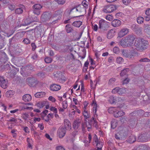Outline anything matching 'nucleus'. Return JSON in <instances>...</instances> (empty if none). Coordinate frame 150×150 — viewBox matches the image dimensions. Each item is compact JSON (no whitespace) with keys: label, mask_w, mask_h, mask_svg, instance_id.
Masks as SVG:
<instances>
[{"label":"nucleus","mask_w":150,"mask_h":150,"mask_svg":"<svg viewBox=\"0 0 150 150\" xmlns=\"http://www.w3.org/2000/svg\"><path fill=\"white\" fill-rule=\"evenodd\" d=\"M135 39V37L133 35H129L122 39L120 44L124 47L133 46Z\"/></svg>","instance_id":"1"},{"label":"nucleus","mask_w":150,"mask_h":150,"mask_svg":"<svg viewBox=\"0 0 150 150\" xmlns=\"http://www.w3.org/2000/svg\"><path fill=\"white\" fill-rule=\"evenodd\" d=\"M109 27V23L103 19H101L99 22V29L101 33H105Z\"/></svg>","instance_id":"2"},{"label":"nucleus","mask_w":150,"mask_h":150,"mask_svg":"<svg viewBox=\"0 0 150 150\" xmlns=\"http://www.w3.org/2000/svg\"><path fill=\"white\" fill-rule=\"evenodd\" d=\"M81 127L83 133H85L86 132V128L88 131H90L92 127V125L91 122H90V120L88 122H84L82 123Z\"/></svg>","instance_id":"3"},{"label":"nucleus","mask_w":150,"mask_h":150,"mask_svg":"<svg viewBox=\"0 0 150 150\" xmlns=\"http://www.w3.org/2000/svg\"><path fill=\"white\" fill-rule=\"evenodd\" d=\"M116 8L117 7L115 5H108L104 7L103 11L106 13H110L115 10Z\"/></svg>","instance_id":"4"},{"label":"nucleus","mask_w":150,"mask_h":150,"mask_svg":"<svg viewBox=\"0 0 150 150\" xmlns=\"http://www.w3.org/2000/svg\"><path fill=\"white\" fill-rule=\"evenodd\" d=\"M122 54L124 57L128 58H133L135 54L133 51L125 50L123 51Z\"/></svg>","instance_id":"5"},{"label":"nucleus","mask_w":150,"mask_h":150,"mask_svg":"<svg viewBox=\"0 0 150 150\" xmlns=\"http://www.w3.org/2000/svg\"><path fill=\"white\" fill-rule=\"evenodd\" d=\"M66 132V130L64 128L60 127L58 130L57 136L59 138H62L65 136Z\"/></svg>","instance_id":"6"},{"label":"nucleus","mask_w":150,"mask_h":150,"mask_svg":"<svg viewBox=\"0 0 150 150\" xmlns=\"http://www.w3.org/2000/svg\"><path fill=\"white\" fill-rule=\"evenodd\" d=\"M8 81L3 77H0V86L3 88H6L8 86Z\"/></svg>","instance_id":"7"},{"label":"nucleus","mask_w":150,"mask_h":150,"mask_svg":"<svg viewBox=\"0 0 150 150\" xmlns=\"http://www.w3.org/2000/svg\"><path fill=\"white\" fill-rule=\"evenodd\" d=\"M116 110L114 113V116L116 117H121L125 114V113L123 111L120 110L119 107L116 108Z\"/></svg>","instance_id":"8"},{"label":"nucleus","mask_w":150,"mask_h":150,"mask_svg":"<svg viewBox=\"0 0 150 150\" xmlns=\"http://www.w3.org/2000/svg\"><path fill=\"white\" fill-rule=\"evenodd\" d=\"M85 8L83 6L79 5L72 9L74 11H76L81 13H84L85 12Z\"/></svg>","instance_id":"9"},{"label":"nucleus","mask_w":150,"mask_h":150,"mask_svg":"<svg viewBox=\"0 0 150 150\" xmlns=\"http://www.w3.org/2000/svg\"><path fill=\"white\" fill-rule=\"evenodd\" d=\"M129 32V30L127 28H123L119 32V36L120 38L122 37L128 33Z\"/></svg>","instance_id":"10"},{"label":"nucleus","mask_w":150,"mask_h":150,"mask_svg":"<svg viewBox=\"0 0 150 150\" xmlns=\"http://www.w3.org/2000/svg\"><path fill=\"white\" fill-rule=\"evenodd\" d=\"M64 126L65 129L70 130L71 129V123L69 120L65 119L64 120Z\"/></svg>","instance_id":"11"},{"label":"nucleus","mask_w":150,"mask_h":150,"mask_svg":"<svg viewBox=\"0 0 150 150\" xmlns=\"http://www.w3.org/2000/svg\"><path fill=\"white\" fill-rule=\"evenodd\" d=\"M92 106L93 107V114L94 117H96L97 116L96 113L97 112V104L95 100H93L92 103Z\"/></svg>","instance_id":"12"},{"label":"nucleus","mask_w":150,"mask_h":150,"mask_svg":"<svg viewBox=\"0 0 150 150\" xmlns=\"http://www.w3.org/2000/svg\"><path fill=\"white\" fill-rule=\"evenodd\" d=\"M141 39L137 38L133 43V45L136 47L138 49H141Z\"/></svg>","instance_id":"13"},{"label":"nucleus","mask_w":150,"mask_h":150,"mask_svg":"<svg viewBox=\"0 0 150 150\" xmlns=\"http://www.w3.org/2000/svg\"><path fill=\"white\" fill-rule=\"evenodd\" d=\"M115 31L114 29H111L109 30L107 34V37L108 39L112 38L115 35Z\"/></svg>","instance_id":"14"},{"label":"nucleus","mask_w":150,"mask_h":150,"mask_svg":"<svg viewBox=\"0 0 150 150\" xmlns=\"http://www.w3.org/2000/svg\"><path fill=\"white\" fill-rule=\"evenodd\" d=\"M61 88L60 85L56 84H52L50 86V90L53 91H57Z\"/></svg>","instance_id":"15"},{"label":"nucleus","mask_w":150,"mask_h":150,"mask_svg":"<svg viewBox=\"0 0 150 150\" xmlns=\"http://www.w3.org/2000/svg\"><path fill=\"white\" fill-rule=\"evenodd\" d=\"M149 42L148 41L144 40L143 39H141V49H144L146 48Z\"/></svg>","instance_id":"16"},{"label":"nucleus","mask_w":150,"mask_h":150,"mask_svg":"<svg viewBox=\"0 0 150 150\" xmlns=\"http://www.w3.org/2000/svg\"><path fill=\"white\" fill-rule=\"evenodd\" d=\"M31 99V96L29 94H25L23 96V100L26 102L30 101Z\"/></svg>","instance_id":"17"},{"label":"nucleus","mask_w":150,"mask_h":150,"mask_svg":"<svg viewBox=\"0 0 150 150\" xmlns=\"http://www.w3.org/2000/svg\"><path fill=\"white\" fill-rule=\"evenodd\" d=\"M81 121L80 120L75 121L73 124V127L75 129H77L80 126Z\"/></svg>","instance_id":"18"},{"label":"nucleus","mask_w":150,"mask_h":150,"mask_svg":"<svg viewBox=\"0 0 150 150\" xmlns=\"http://www.w3.org/2000/svg\"><path fill=\"white\" fill-rule=\"evenodd\" d=\"M124 132L123 131H121L115 134V137L116 139H122L123 137Z\"/></svg>","instance_id":"19"},{"label":"nucleus","mask_w":150,"mask_h":150,"mask_svg":"<svg viewBox=\"0 0 150 150\" xmlns=\"http://www.w3.org/2000/svg\"><path fill=\"white\" fill-rule=\"evenodd\" d=\"M82 113L83 115L86 119L89 118L91 116V114L90 112L87 110H83Z\"/></svg>","instance_id":"20"},{"label":"nucleus","mask_w":150,"mask_h":150,"mask_svg":"<svg viewBox=\"0 0 150 150\" xmlns=\"http://www.w3.org/2000/svg\"><path fill=\"white\" fill-rule=\"evenodd\" d=\"M121 21L118 19L114 20L112 22V25L114 27H117L121 25Z\"/></svg>","instance_id":"21"},{"label":"nucleus","mask_w":150,"mask_h":150,"mask_svg":"<svg viewBox=\"0 0 150 150\" xmlns=\"http://www.w3.org/2000/svg\"><path fill=\"white\" fill-rule=\"evenodd\" d=\"M136 140V137L134 135H131L129 136L127 141L130 143H132L134 142Z\"/></svg>","instance_id":"22"},{"label":"nucleus","mask_w":150,"mask_h":150,"mask_svg":"<svg viewBox=\"0 0 150 150\" xmlns=\"http://www.w3.org/2000/svg\"><path fill=\"white\" fill-rule=\"evenodd\" d=\"M90 122H91L92 125L93 124V126L96 128H98V123L96 120L93 117L90 120Z\"/></svg>","instance_id":"23"},{"label":"nucleus","mask_w":150,"mask_h":150,"mask_svg":"<svg viewBox=\"0 0 150 150\" xmlns=\"http://www.w3.org/2000/svg\"><path fill=\"white\" fill-rule=\"evenodd\" d=\"M82 24V22L80 21H76L73 22L72 25L76 27H79Z\"/></svg>","instance_id":"24"},{"label":"nucleus","mask_w":150,"mask_h":150,"mask_svg":"<svg viewBox=\"0 0 150 150\" xmlns=\"http://www.w3.org/2000/svg\"><path fill=\"white\" fill-rule=\"evenodd\" d=\"M45 94V93L44 92H39L35 93V96L36 98H40L44 96Z\"/></svg>","instance_id":"25"},{"label":"nucleus","mask_w":150,"mask_h":150,"mask_svg":"<svg viewBox=\"0 0 150 150\" xmlns=\"http://www.w3.org/2000/svg\"><path fill=\"white\" fill-rule=\"evenodd\" d=\"M26 81L27 83L30 86L34 82V80L33 78L30 77L27 79Z\"/></svg>","instance_id":"26"},{"label":"nucleus","mask_w":150,"mask_h":150,"mask_svg":"<svg viewBox=\"0 0 150 150\" xmlns=\"http://www.w3.org/2000/svg\"><path fill=\"white\" fill-rule=\"evenodd\" d=\"M144 31L148 34L150 32V28L149 27V25L148 24H144Z\"/></svg>","instance_id":"27"},{"label":"nucleus","mask_w":150,"mask_h":150,"mask_svg":"<svg viewBox=\"0 0 150 150\" xmlns=\"http://www.w3.org/2000/svg\"><path fill=\"white\" fill-rule=\"evenodd\" d=\"M14 94V92L12 91H7L5 93V95L7 97H11Z\"/></svg>","instance_id":"28"},{"label":"nucleus","mask_w":150,"mask_h":150,"mask_svg":"<svg viewBox=\"0 0 150 150\" xmlns=\"http://www.w3.org/2000/svg\"><path fill=\"white\" fill-rule=\"evenodd\" d=\"M24 8L23 6H22V7L21 8H17L15 10V13H16L19 14L22 13L23 12V8Z\"/></svg>","instance_id":"29"},{"label":"nucleus","mask_w":150,"mask_h":150,"mask_svg":"<svg viewBox=\"0 0 150 150\" xmlns=\"http://www.w3.org/2000/svg\"><path fill=\"white\" fill-rule=\"evenodd\" d=\"M33 7L34 9H37L38 10L40 11L41 9L42 8V6L40 4H35L33 6Z\"/></svg>","instance_id":"30"},{"label":"nucleus","mask_w":150,"mask_h":150,"mask_svg":"<svg viewBox=\"0 0 150 150\" xmlns=\"http://www.w3.org/2000/svg\"><path fill=\"white\" fill-rule=\"evenodd\" d=\"M59 5H63L65 4L66 2V0H54Z\"/></svg>","instance_id":"31"},{"label":"nucleus","mask_w":150,"mask_h":150,"mask_svg":"<svg viewBox=\"0 0 150 150\" xmlns=\"http://www.w3.org/2000/svg\"><path fill=\"white\" fill-rule=\"evenodd\" d=\"M65 29L67 33H70L72 30V28L69 25H66L65 27Z\"/></svg>","instance_id":"32"},{"label":"nucleus","mask_w":150,"mask_h":150,"mask_svg":"<svg viewBox=\"0 0 150 150\" xmlns=\"http://www.w3.org/2000/svg\"><path fill=\"white\" fill-rule=\"evenodd\" d=\"M116 110V108H115L111 107L109 108L108 109V112L110 114L113 113L114 115V113L115 110Z\"/></svg>","instance_id":"33"},{"label":"nucleus","mask_w":150,"mask_h":150,"mask_svg":"<svg viewBox=\"0 0 150 150\" xmlns=\"http://www.w3.org/2000/svg\"><path fill=\"white\" fill-rule=\"evenodd\" d=\"M11 132L13 137L16 138L17 137V131L16 130L13 129L11 130Z\"/></svg>","instance_id":"34"},{"label":"nucleus","mask_w":150,"mask_h":150,"mask_svg":"<svg viewBox=\"0 0 150 150\" xmlns=\"http://www.w3.org/2000/svg\"><path fill=\"white\" fill-rule=\"evenodd\" d=\"M137 22L139 24H141L143 23L144 21V18L142 17H139L137 18Z\"/></svg>","instance_id":"35"},{"label":"nucleus","mask_w":150,"mask_h":150,"mask_svg":"<svg viewBox=\"0 0 150 150\" xmlns=\"http://www.w3.org/2000/svg\"><path fill=\"white\" fill-rule=\"evenodd\" d=\"M117 125V121L116 120L112 121L111 122V127L112 129H114Z\"/></svg>","instance_id":"36"},{"label":"nucleus","mask_w":150,"mask_h":150,"mask_svg":"<svg viewBox=\"0 0 150 150\" xmlns=\"http://www.w3.org/2000/svg\"><path fill=\"white\" fill-rule=\"evenodd\" d=\"M126 91V89L125 88H120L119 90L118 91V94L120 95L124 93Z\"/></svg>","instance_id":"37"},{"label":"nucleus","mask_w":150,"mask_h":150,"mask_svg":"<svg viewBox=\"0 0 150 150\" xmlns=\"http://www.w3.org/2000/svg\"><path fill=\"white\" fill-rule=\"evenodd\" d=\"M129 71V69L127 68L123 69L120 73V75L121 76H123L125 75L126 74L127 72L128 71Z\"/></svg>","instance_id":"38"},{"label":"nucleus","mask_w":150,"mask_h":150,"mask_svg":"<svg viewBox=\"0 0 150 150\" xmlns=\"http://www.w3.org/2000/svg\"><path fill=\"white\" fill-rule=\"evenodd\" d=\"M45 105V103L42 102H39L36 105L37 106L40 108H42Z\"/></svg>","instance_id":"39"},{"label":"nucleus","mask_w":150,"mask_h":150,"mask_svg":"<svg viewBox=\"0 0 150 150\" xmlns=\"http://www.w3.org/2000/svg\"><path fill=\"white\" fill-rule=\"evenodd\" d=\"M98 150H101V148L103 146L102 143L100 142H99L96 145Z\"/></svg>","instance_id":"40"},{"label":"nucleus","mask_w":150,"mask_h":150,"mask_svg":"<svg viewBox=\"0 0 150 150\" xmlns=\"http://www.w3.org/2000/svg\"><path fill=\"white\" fill-rule=\"evenodd\" d=\"M50 110L55 113H57V109L54 107L51 106L50 108Z\"/></svg>","instance_id":"41"},{"label":"nucleus","mask_w":150,"mask_h":150,"mask_svg":"<svg viewBox=\"0 0 150 150\" xmlns=\"http://www.w3.org/2000/svg\"><path fill=\"white\" fill-rule=\"evenodd\" d=\"M41 19L42 21H45L46 20H47L48 18H47V15L45 14H43L41 16Z\"/></svg>","instance_id":"42"},{"label":"nucleus","mask_w":150,"mask_h":150,"mask_svg":"<svg viewBox=\"0 0 150 150\" xmlns=\"http://www.w3.org/2000/svg\"><path fill=\"white\" fill-rule=\"evenodd\" d=\"M105 19L108 21H111L113 19V17L110 15H108L106 16Z\"/></svg>","instance_id":"43"},{"label":"nucleus","mask_w":150,"mask_h":150,"mask_svg":"<svg viewBox=\"0 0 150 150\" xmlns=\"http://www.w3.org/2000/svg\"><path fill=\"white\" fill-rule=\"evenodd\" d=\"M116 61L117 63L119 64H121L123 62V58L121 57H117Z\"/></svg>","instance_id":"44"},{"label":"nucleus","mask_w":150,"mask_h":150,"mask_svg":"<svg viewBox=\"0 0 150 150\" xmlns=\"http://www.w3.org/2000/svg\"><path fill=\"white\" fill-rule=\"evenodd\" d=\"M22 117L25 120L27 121L29 118V115L27 113H25L22 115Z\"/></svg>","instance_id":"45"},{"label":"nucleus","mask_w":150,"mask_h":150,"mask_svg":"<svg viewBox=\"0 0 150 150\" xmlns=\"http://www.w3.org/2000/svg\"><path fill=\"white\" fill-rule=\"evenodd\" d=\"M45 61L47 63H50L52 62V59L49 57H47L45 59Z\"/></svg>","instance_id":"46"},{"label":"nucleus","mask_w":150,"mask_h":150,"mask_svg":"<svg viewBox=\"0 0 150 150\" xmlns=\"http://www.w3.org/2000/svg\"><path fill=\"white\" fill-rule=\"evenodd\" d=\"M108 101L110 103H113L115 102V99L114 97L110 96L108 99Z\"/></svg>","instance_id":"47"},{"label":"nucleus","mask_w":150,"mask_h":150,"mask_svg":"<svg viewBox=\"0 0 150 150\" xmlns=\"http://www.w3.org/2000/svg\"><path fill=\"white\" fill-rule=\"evenodd\" d=\"M131 0H122L123 3L126 5H127L129 4Z\"/></svg>","instance_id":"48"},{"label":"nucleus","mask_w":150,"mask_h":150,"mask_svg":"<svg viewBox=\"0 0 150 150\" xmlns=\"http://www.w3.org/2000/svg\"><path fill=\"white\" fill-rule=\"evenodd\" d=\"M119 89L120 88L119 87H116L112 90V92L113 93H118V91H119Z\"/></svg>","instance_id":"49"},{"label":"nucleus","mask_w":150,"mask_h":150,"mask_svg":"<svg viewBox=\"0 0 150 150\" xmlns=\"http://www.w3.org/2000/svg\"><path fill=\"white\" fill-rule=\"evenodd\" d=\"M115 79L114 78H112L110 79L108 82V84L109 85H111L113 84L115 81Z\"/></svg>","instance_id":"50"},{"label":"nucleus","mask_w":150,"mask_h":150,"mask_svg":"<svg viewBox=\"0 0 150 150\" xmlns=\"http://www.w3.org/2000/svg\"><path fill=\"white\" fill-rule=\"evenodd\" d=\"M8 8L10 10L12 11L15 9V6L14 5L10 4L8 6Z\"/></svg>","instance_id":"51"},{"label":"nucleus","mask_w":150,"mask_h":150,"mask_svg":"<svg viewBox=\"0 0 150 150\" xmlns=\"http://www.w3.org/2000/svg\"><path fill=\"white\" fill-rule=\"evenodd\" d=\"M88 64L89 62L87 61H86L84 64V68L85 69L86 71L87 69V67L88 66Z\"/></svg>","instance_id":"52"},{"label":"nucleus","mask_w":150,"mask_h":150,"mask_svg":"<svg viewBox=\"0 0 150 150\" xmlns=\"http://www.w3.org/2000/svg\"><path fill=\"white\" fill-rule=\"evenodd\" d=\"M73 21V18H71L70 19H69L67 20H65L64 21V23L65 24H67L68 23H71Z\"/></svg>","instance_id":"53"},{"label":"nucleus","mask_w":150,"mask_h":150,"mask_svg":"<svg viewBox=\"0 0 150 150\" xmlns=\"http://www.w3.org/2000/svg\"><path fill=\"white\" fill-rule=\"evenodd\" d=\"M33 12L34 14H36L37 15H39L40 13V11L38 10L37 9H33Z\"/></svg>","instance_id":"54"},{"label":"nucleus","mask_w":150,"mask_h":150,"mask_svg":"<svg viewBox=\"0 0 150 150\" xmlns=\"http://www.w3.org/2000/svg\"><path fill=\"white\" fill-rule=\"evenodd\" d=\"M150 61V60L147 58H144L143 59H141L140 60V62H149Z\"/></svg>","instance_id":"55"},{"label":"nucleus","mask_w":150,"mask_h":150,"mask_svg":"<svg viewBox=\"0 0 150 150\" xmlns=\"http://www.w3.org/2000/svg\"><path fill=\"white\" fill-rule=\"evenodd\" d=\"M24 43L28 44L30 43V41L28 39H25L23 41Z\"/></svg>","instance_id":"56"},{"label":"nucleus","mask_w":150,"mask_h":150,"mask_svg":"<svg viewBox=\"0 0 150 150\" xmlns=\"http://www.w3.org/2000/svg\"><path fill=\"white\" fill-rule=\"evenodd\" d=\"M49 100L52 101L53 102H54L55 101V99L52 96H50L48 98Z\"/></svg>","instance_id":"57"},{"label":"nucleus","mask_w":150,"mask_h":150,"mask_svg":"<svg viewBox=\"0 0 150 150\" xmlns=\"http://www.w3.org/2000/svg\"><path fill=\"white\" fill-rule=\"evenodd\" d=\"M129 79L127 78L125 79L123 82V84H127L129 82Z\"/></svg>","instance_id":"58"},{"label":"nucleus","mask_w":150,"mask_h":150,"mask_svg":"<svg viewBox=\"0 0 150 150\" xmlns=\"http://www.w3.org/2000/svg\"><path fill=\"white\" fill-rule=\"evenodd\" d=\"M88 103L87 102H85L84 104V107L83 108V110H87V106L88 105Z\"/></svg>","instance_id":"59"},{"label":"nucleus","mask_w":150,"mask_h":150,"mask_svg":"<svg viewBox=\"0 0 150 150\" xmlns=\"http://www.w3.org/2000/svg\"><path fill=\"white\" fill-rule=\"evenodd\" d=\"M53 117H54L53 114L49 113L48 114L47 116L46 117H48V118L50 119V118H53Z\"/></svg>","instance_id":"60"},{"label":"nucleus","mask_w":150,"mask_h":150,"mask_svg":"<svg viewBox=\"0 0 150 150\" xmlns=\"http://www.w3.org/2000/svg\"><path fill=\"white\" fill-rule=\"evenodd\" d=\"M98 142L97 138H96L95 137L94 139V141L93 143V145H96L98 143Z\"/></svg>","instance_id":"61"},{"label":"nucleus","mask_w":150,"mask_h":150,"mask_svg":"<svg viewBox=\"0 0 150 150\" xmlns=\"http://www.w3.org/2000/svg\"><path fill=\"white\" fill-rule=\"evenodd\" d=\"M38 126L41 130H43L44 129V126L42 123L39 124L38 125Z\"/></svg>","instance_id":"62"},{"label":"nucleus","mask_w":150,"mask_h":150,"mask_svg":"<svg viewBox=\"0 0 150 150\" xmlns=\"http://www.w3.org/2000/svg\"><path fill=\"white\" fill-rule=\"evenodd\" d=\"M62 106L64 109H66L67 107V104L66 102H64L62 103Z\"/></svg>","instance_id":"63"},{"label":"nucleus","mask_w":150,"mask_h":150,"mask_svg":"<svg viewBox=\"0 0 150 150\" xmlns=\"http://www.w3.org/2000/svg\"><path fill=\"white\" fill-rule=\"evenodd\" d=\"M57 150H65L61 146H59L57 147Z\"/></svg>","instance_id":"64"}]
</instances>
